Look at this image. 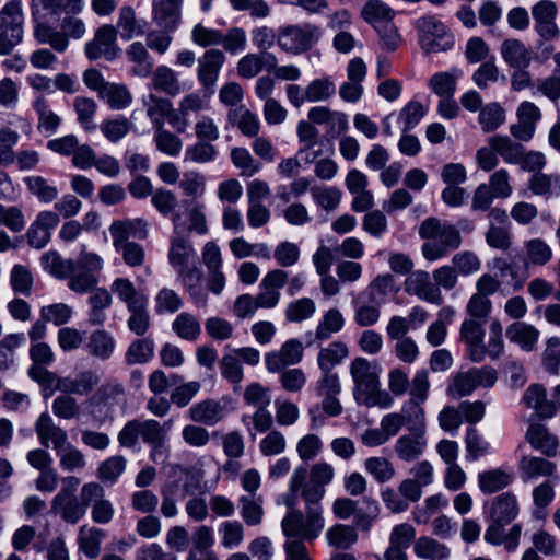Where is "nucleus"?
<instances>
[{
	"instance_id": "nucleus-57",
	"label": "nucleus",
	"mask_w": 560,
	"mask_h": 560,
	"mask_svg": "<svg viewBox=\"0 0 560 560\" xmlns=\"http://www.w3.org/2000/svg\"><path fill=\"white\" fill-rule=\"evenodd\" d=\"M362 19L377 28L394 19V11L381 0H369L361 10Z\"/></svg>"
},
{
	"instance_id": "nucleus-50",
	"label": "nucleus",
	"mask_w": 560,
	"mask_h": 560,
	"mask_svg": "<svg viewBox=\"0 0 560 560\" xmlns=\"http://www.w3.org/2000/svg\"><path fill=\"white\" fill-rule=\"evenodd\" d=\"M423 422L412 419L411 409L404 405L400 412H390L381 419V427L390 439L395 436L404 425L409 430H413L416 425H422Z\"/></svg>"
},
{
	"instance_id": "nucleus-44",
	"label": "nucleus",
	"mask_w": 560,
	"mask_h": 560,
	"mask_svg": "<svg viewBox=\"0 0 560 560\" xmlns=\"http://www.w3.org/2000/svg\"><path fill=\"white\" fill-rule=\"evenodd\" d=\"M90 485L95 487L92 490L96 492L95 499L90 501L91 518L96 524H108L114 518L115 509L112 502L105 499V489L102 485L95 481H91Z\"/></svg>"
},
{
	"instance_id": "nucleus-15",
	"label": "nucleus",
	"mask_w": 560,
	"mask_h": 560,
	"mask_svg": "<svg viewBox=\"0 0 560 560\" xmlns=\"http://www.w3.org/2000/svg\"><path fill=\"white\" fill-rule=\"evenodd\" d=\"M485 322L475 318H466L459 328V339L466 346V351L472 362H481L486 358L483 338Z\"/></svg>"
},
{
	"instance_id": "nucleus-33",
	"label": "nucleus",
	"mask_w": 560,
	"mask_h": 560,
	"mask_svg": "<svg viewBox=\"0 0 560 560\" xmlns=\"http://www.w3.org/2000/svg\"><path fill=\"white\" fill-rule=\"evenodd\" d=\"M525 439L533 448L540 451L546 456H555L557 454L558 439L541 423H532L526 431Z\"/></svg>"
},
{
	"instance_id": "nucleus-48",
	"label": "nucleus",
	"mask_w": 560,
	"mask_h": 560,
	"mask_svg": "<svg viewBox=\"0 0 560 560\" xmlns=\"http://www.w3.org/2000/svg\"><path fill=\"white\" fill-rule=\"evenodd\" d=\"M104 538L105 532L103 529L83 525L79 528L78 545L88 558L94 559L101 552V545Z\"/></svg>"
},
{
	"instance_id": "nucleus-18",
	"label": "nucleus",
	"mask_w": 560,
	"mask_h": 560,
	"mask_svg": "<svg viewBox=\"0 0 560 560\" xmlns=\"http://www.w3.org/2000/svg\"><path fill=\"white\" fill-rule=\"evenodd\" d=\"M304 347L299 339L287 340L279 350L265 355L266 369L270 373L282 371L285 366L295 365L303 359Z\"/></svg>"
},
{
	"instance_id": "nucleus-59",
	"label": "nucleus",
	"mask_w": 560,
	"mask_h": 560,
	"mask_svg": "<svg viewBox=\"0 0 560 560\" xmlns=\"http://www.w3.org/2000/svg\"><path fill=\"white\" fill-rule=\"evenodd\" d=\"M493 269H495L501 277H510V285L514 291L521 290L526 279L528 278L527 267L520 266L515 262L509 261L505 258L493 259Z\"/></svg>"
},
{
	"instance_id": "nucleus-53",
	"label": "nucleus",
	"mask_w": 560,
	"mask_h": 560,
	"mask_svg": "<svg viewBox=\"0 0 560 560\" xmlns=\"http://www.w3.org/2000/svg\"><path fill=\"white\" fill-rule=\"evenodd\" d=\"M513 480L512 472L502 469H489L478 475V486L483 493H494L508 487Z\"/></svg>"
},
{
	"instance_id": "nucleus-62",
	"label": "nucleus",
	"mask_w": 560,
	"mask_h": 560,
	"mask_svg": "<svg viewBox=\"0 0 560 560\" xmlns=\"http://www.w3.org/2000/svg\"><path fill=\"white\" fill-rule=\"evenodd\" d=\"M110 291L126 304L127 308L148 300L128 278H116L110 284Z\"/></svg>"
},
{
	"instance_id": "nucleus-29",
	"label": "nucleus",
	"mask_w": 560,
	"mask_h": 560,
	"mask_svg": "<svg viewBox=\"0 0 560 560\" xmlns=\"http://www.w3.org/2000/svg\"><path fill=\"white\" fill-rule=\"evenodd\" d=\"M556 470L557 467L552 462L541 457L523 456L520 462V471L524 480L548 477L551 478L553 482H557L559 477Z\"/></svg>"
},
{
	"instance_id": "nucleus-54",
	"label": "nucleus",
	"mask_w": 560,
	"mask_h": 560,
	"mask_svg": "<svg viewBox=\"0 0 560 560\" xmlns=\"http://www.w3.org/2000/svg\"><path fill=\"white\" fill-rule=\"evenodd\" d=\"M34 37L42 45H49L57 52H65L69 46V39L55 27L45 22H39L34 27Z\"/></svg>"
},
{
	"instance_id": "nucleus-19",
	"label": "nucleus",
	"mask_w": 560,
	"mask_h": 560,
	"mask_svg": "<svg viewBox=\"0 0 560 560\" xmlns=\"http://www.w3.org/2000/svg\"><path fill=\"white\" fill-rule=\"evenodd\" d=\"M288 282V273L282 269H273L266 273L260 282L261 292L255 298L258 308H273L280 302V289Z\"/></svg>"
},
{
	"instance_id": "nucleus-43",
	"label": "nucleus",
	"mask_w": 560,
	"mask_h": 560,
	"mask_svg": "<svg viewBox=\"0 0 560 560\" xmlns=\"http://www.w3.org/2000/svg\"><path fill=\"white\" fill-rule=\"evenodd\" d=\"M349 357V348L343 341H332L317 353V364L322 372L332 371Z\"/></svg>"
},
{
	"instance_id": "nucleus-13",
	"label": "nucleus",
	"mask_w": 560,
	"mask_h": 560,
	"mask_svg": "<svg viewBox=\"0 0 560 560\" xmlns=\"http://www.w3.org/2000/svg\"><path fill=\"white\" fill-rule=\"evenodd\" d=\"M224 62V52L215 48L206 50L197 60L196 72L198 82L209 95H212L214 92V86Z\"/></svg>"
},
{
	"instance_id": "nucleus-24",
	"label": "nucleus",
	"mask_w": 560,
	"mask_h": 560,
	"mask_svg": "<svg viewBox=\"0 0 560 560\" xmlns=\"http://www.w3.org/2000/svg\"><path fill=\"white\" fill-rule=\"evenodd\" d=\"M183 0H152V19L162 28L174 31L182 16Z\"/></svg>"
},
{
	"instance_id": "nucleus-41",
	"label": "nucleus",
	"mask_w": 560,
	"mask_h": 560,
	"mask_svg": "<svg viewBox=\"0 0 560 560\" xmlns=\"http://www.w3.org/2000/svg\"><path fill=\"white\" fill-rule=\"evenodd\" d=\"M143 104L153 129L163 127L165 118L170 119L175 114L172 102L155 94H149L144 97Z\"/></svg>"
},
{
	"instance_id": "nucleus-58",
	"label": "nucleus",
	"mask_w": 560,
	"mask_h": 560,
	"mask_svg": "<svg viewBox=\"0 0 560 560\" xmlns=\"http://www.w3.org/2000/svg\"><path fill=\"white\" fill-rule=\"evenodd\" d=\"M172 330L186 341H196L201 335V325L198 318L188 313H179L172 322Z\"/></svg>"
},
{
	"instance_id": "nucleus-63",
	"label": "nucleus",
	"mask_w": 560,
	"mask_h": 560,
	"mask_svg": "<svg viewBox=\"0 0 560 560\" xmlns=\"http://www.w3.org/2000/svg\"><path fill=\"white\" fill-rule=\"evenodd\" d=\"M326 539L337 549H348L358 540V534L350 525L335 524L327 529Z\"/></svg>"
},
{
	"instance_id": "nucleus-55",
	"label": "nucleus",
	"mask_w": 560,
	"mask_h": 560,
	"mask_svg": "<svg viewBox=\"0 0 560 560\" xmlns=\"http://www.w3.org/2000/svg\"><path fill=\"white\" fill-rule=\"evenodd\" d=\"M155 342L151 337H142L133 340L125 353V362L128 365L144 364L154 355Z\"/></svg>"
},
{
	"instance_id": "nucleus-4",
	"label": "nucleus",
	"mask_w": 560,
	"mask_h": 560,
	"mask_svg": "<svg viewBox=\"0 0 560 560\" xmlns=\"http://www.w3.org/2000/svg\"><path fill=\"white\" fill-rule=\"evenodd\" d=\"M418 233L421 238L428 240L421 252L429 261H435L446 256L451 249H456L462 244L459 231L452 224L431 217L422 221Z\"/></svg>"
},
{
	"instance_id": "nucleus-12",
	"label": "nucleus",
	"mask_w": 560,
	"mask_h": 560,
	"mask_svg": "<svg viewBox=\"0 0 560 560\" xmlns=\"http://www.w3.org/2000/svg\"><path fill=\"white\" fill-rule=\"evenodd\" d=\"M557 16L558 5L552 0H540L532 7L534 30L542 42H552L560 36Z\"/></svg>"
},
{
	"instance_id": "nucleus-11",
	"label": "nucleus",
	"mask_w": 560,
	"mask_h": 560,
	"mask_svg": "<svg viewBox=\"0 0 560 560\" xmlns=\"http://www.w3.org/2000/svg\"><path fill=\"white\" fill-rule=\"evenodd\" d=\"M160 422L154 419L128 421L118 433V442L124 447H133L139 438L149 445L163 440Z\"/></svg>"
},
{
	"instance_id": "nucleus-1",
	"label": "nucleus",
	"mask_w": 560,
	"mask_h": 560,
	"mask_svg": "<svg viewBox=\"0 0 560 560\" xmlns=\"http://www.w3.org/2000/svg\"><path fill=\"white\" fill-rule=\"evenodd\" d=\"M299 497L290 492L282 497V502L289 511L282 518L281 529L289 540L313 541L320 536L325 527L324 508L322 501L302 499L304 501V512H302L295 508Z\"/></svg>"
},
{
	"instance_id": "nucleus-32",
	"label": "nucleus",
	"mask_w": 560,
	"mask_h": 560,
	"mask_svg": "<svg viewBox=\"0 0 560 560\" xmlns=\"http://www.w3.org/2000/svg\"><path fill=\"white\" fill-rule=\"evenodd\" d=\"M167 257L174 270L183 269L195 261L196 250L186 236L173 233Z\"/></svg>"
},
{
	"instance_id": "nucleus-30",
	"label": "nucleus",
	"mask_w": 560,
	"mask_h": 560,
	"mask_svg": "<svg viewBox=\"0 0 560 560\" xmlns=\"http://www.w3.org/2000/svg\"><path fill=\"white\" fill-rule=\"evenodd\" d=\"M500 51L508 66L514 69H526L533 59L530 49L516 38L503 40Z\"/></svg>"
},
{
	"instance_id": "nucleus-52",
	"label": "nucleus",
	"mask_w": 560,
	"mask_h": 560,
	"mask_svg": "<svg viewBox=\"0 0 560 560\" xmlns=\"http://www.w3.org/2000/svg\"><path fill=\"white\" fill-rule=\"evenodd\" d=\"M463 71L459 68H452L450 71L434 73L429 80V88L438 96H453L456 91L457 80L462 78Z\"/></svg>"
},
{
	"instance_id": "nucleus-20",
	"label": "nucleus",
	"mask_w": 560,
	"mask_h": 560,
	"mask_svg": "<svg viewBox=\"0 0 560 560\" xmlns=\"http://www.w3.org/2000/svg\"><path fill=\"white\" fill-rule=\"evenodd\" d=\"M210 95L205 92V95H200L197 92H191L183 96L178 103V108L175 114L170 118V125L179 133L186 131L189 126V116L191 114H198L208 107V97Z\"/></svg>"
},
{
	"instance_id": "nucleus-56",
	"label": "nucleus",
	"mask_w": 560,
	"mask_h": 560,
	"mask_svg": "<svg viewBox=\"0 0 560 560\" xmlns=\"http://www.w3.org/2000/svg\"><path fill=\"white\" fill-rule=\"evenodd\" d=\"M343 326V315L337 307H331L319 319L315 329V339L318 341L328 340L332 335L339 332Z\"/></svg>"
},
{
	"instance_id": "nucleus-34",
	"label": "nucleus",
	"mask_w": 560,
	"mask_h": 560,
	"mask_svg": "<svg viewBox=\"0 0 560 560\" xmlns=\"http://www.w3.org/2000/svg\"><path fill=\"white\" fill-rule=\"evenodd\" d=\"M522 401L529 409H534L539 418L548 419L555 416V408L547 397L546 388L538 383L529 385L524 392Z\"/></svg>"
},
{
	"instance_id": "nucleus-36",
	"label": "nucleus",
	"mask_w": 560,
	"mask_h": 560,
	"mask_svg": "<svg viewBox=\"0 0 560 560\" xmlns=\"http://www.w3.org/2000/svg\"><path fill=\"white\" fill-rule=\"evenodd\" d=\"M128 60L132 63L130 72L138 78H148L151 75L154 59L148 51V48L141 42H133L126 50Z\"/></svg>"
},
{
	"instance_id": "nucleus-17",
	"label": "nucleus",
	"mask_w": 560,
	"mask_h": 560,
	"mask_svg": "<svg viewBox=\"0 0 560 560\" xmlns=\"http://www.w3.org/2000/svg\"><path fill=\"white\" fill-rule=\"evenodd\" d=\"M187 220H184L179 212L172 217L174 234L184 235L185 232L206 235L208 233L207 218L201 203L184 201Z\"/></svg>"
},
{
	"instance_id": "nucleus-46",
	"label": "nucleus",
	"mask_w": 560,
	"mask_h": 560,
	"mask_svg": "<svg viewBox=\"0 0 560 560\" xmlns=\"http://www.w3.org/2000/svg\"><path fill=\"white\" fill-rule=\"evenodd\" d=\"M487 142L508 164L516 165L525 150L521 143L512 141L508 136H491Z\"/></svg>"
},
{
	"instance_id": "nucleus-7",
	"label": "nucleus",
	"mask_w": 560,
	"mask_h": 560,
	"mask_svg": "<svg viewBox=\"0 0 560 560\" xmlns=\"http://www.w3.org/2000/svg\"><path fill=\"white\" fill-rule=\"evenodd\" d=\"M75 269L68 288L77 294H85L98 284L97 273L104 268L103 258L93 252H89L83 245L78 258L74 260Z\"/></svg>"
},
{
	"instance_id": "nucleus-2",
	"label": "nucleus",
	"mask_w": 560,
	"mask_h": 560,
	"mask_svg": "<svg viewBox=\"0 0 560 560\" xmlns=\"http://www.w3.org/2000/svg\"><path fill=\"white\" fill-rule=\"evenodd\" d=\"M349 372L353 381V397L357 404L372 408H390L394 404V397L382 389L380 381L381 368L365 358H354Z\"/></svg>"
},
{
	"instance_id": "nucleus-35",
	"label": "nucleus",
	"mask_w": 560,
	"mask_h": 560,
	"mask_svg": "<svg viewBox=\"0 0 560 560\" xmlns=\"http://www.w3.org/2000/svg\"><path fill=\"white\" fill-rule=\"evenodd\" d=\"M188 413L191 421L205 425H214L225 416L224 407L213 399H206L192 405Z\"/></svg>"
},
{
	"instance_id": "nucleus-45",
	"label": "nucleus",
	"mask_w": 560,
	"mask_h": 560,
	"mask_svg": "<svg viewBox=\"0 0 560 560\" xmlns=\"http://www.w3.org/2000/svg\"><path fill=\"white\" fill-rule=\"evenodd\" d=\"M413 552L423 560H447L451 557V549L429 536L419 537L413 544Z\"/></svg>"
},
{
	"instance_id": "nucleus-38",
	"label": "nucleus",
	"mask_w": 560,
	"mask_h": 560,
	"mask_svg": "<svg viewBox=\"0 0 560 560\" xmlns=\"http://www.w3.org/2000/svg\"><path fill=\"white\" fill-rule=\"evenodd\" d=\"M90 292L88 319L91 325L101 326L107 319L106 310L110 307L113 298L107 289L97 285Z\"/></svg>"
},
{
	"instance_id": "nucleus-25",
	"label": "nucleus",
	"mask_w": 560,
	"mask_h": 560,
	"mask_svg": "<svg viewBox=\"0 0 560 560\" xmlns=\"http://www.w3.org/2000/svg\"><path fill=\"white\" fill-rule=\"evenodd\" d=\"M508 524L503 522H492L488 526L485 533V540L493 546L503 545L505 550L511 552L514 551L520 544V537L522 534V525L514 524L509 533H505V526Z\"/></svg>"
},
{
	"instance_id": "nucleus-51",
	"label": "nucleus",
	"mask_w": 560,
	"mask_h": 560,
	"mask_svg": "<svg viewBox=\"0 0 560 560\" xmlns=\"http://www.w3.org/2000/svg\"><path fill=\"white\" fill-rule=\"evenodd\" d=\"M528 189L536 196L551 198L560 195V175L538 173L528 180Z\"/></svg>"
},
{
	"instance_id": "nucleus-28",
	"label": "nucleus",
	"mask_w": 560,
	"mask_h": 560,
	"mask_svg": "<svg viewBox=\"0 0 560 560\" xmlns=\"http://www.w3.org/2000/svg\"><path fill=\"white\" fill-rule=\"evenodd\" d=\"M113 244L130 243V237L143 240L148 235V223L143 219L117 220L109 226Z\"/></svg>"
},
{
	"instance_id": "nucleus-47",
	"label": "nucleus",
	"mask_w": 560,
	"mask_h": 560,
	"mask_svg": "<svg viewBox=\"0 0 560 560\" xmlns=\"http://www.w3.org/2000/svg\"><path fill=\"white\" fill-rule=\"evenodd\" d=\"M151 83L154 90L170 96H176L180 92V83L177 73L167 66H159L152 70Z\"/></svg>"
},
{
	"instance_id": "nucleus-14",
	"label": "nucleus",
	"mask_w": 560,
	"mask_h": 560,
	"mask_svg": "<svg viewBox=\"0 0 560 560\" xmlns=\"http://www.w3.org/2000/svg\"><path fill=\"white\" fill-rule=\"evenodd\" d=\"M409 431V433L400 435L394 444L396 456L405 463H411L422 456L428 445L425 420L422 425H416L413 430Z\"/></svg>"
},
{
	"instance_id": "nucleus-40",
	"label": "nucleus",
	"mask_w": 560,
	"mask_h": 560,
	"mask_svg": "<svg viewBox=\"0 0 560 560\" xmlns=\"http://www.w3.org/2000/svg\"><path fill=\"white\" fill-rule=\"evenodd\" d=\"M228 120L246 137H256L260 130L257 115L244 105L231 108L228 113Z\"/></svg>"
},
{
	"instance_id": "nucleus-42",
	"label": "nucleus",
	"mask_w": 560,
	"mask_h": 560,
	"mask_svg": "<svg viewBox=\"0 0 560 560\" xmlns=\"http://www.w3.org/2000/svg\"><path fill=\"white\" fill-rule=\"evenodd\" d=\"M33 107L38 117V131L46 136L55 135L61 126V117L50 108L48 102L43 96L34 101Z\"/></svg>"
},
{
	"instance_id": "nucleus-37",
	"label": "nucleus",
	"mask_w": 560,
	"mask_h": 560,
	"mask_svg": "<svg viewBox=\"0 0 560 560\" xmlns=\"http://www.w3.org/2000/svg\"><path fill=\"white\" fill-rule=\"evenodd\" d=\"M540 332L536 327L524 322H515L506 328L508 339L527 352L536 348Z\"/></svg>"
},
{
	"instance_id": "nucleus-6",
	"label": "nucleus",
	"mask_w": 560,
	"mask_h": 560,
	"mask_svg": "<svg viewBox=\"0 0 560 560\" xmlns=\"http://www.w3.org/2000/svg\"><path fill=\"white\" fill-rule=\"evenodd\" d=\"M419 44L427 55L444 52L454 46V36L446 25L433 15L419 18L415 23Z\"/></svg>"
},
{
	"instance_id": "nucleus-3",
	"label": "nucleus",
	"mask_w": 560,
	"mask_h": 560,
	"mask_svg": "<svg viewBox=\"0 0 560 560\" xmlns=\"http://www.w3.org/2000/svg\"><path fill=\"white\" fill-rule=\"evenodd\" d=\"M80 479L75 476H67L61 479V488L52 498L50 512L70 525L78 524L86 514L90 501L95 499L96 492L90 482L84 483L79 495Z\"/></svg>"
},
{
	"instance_id": "nucleus-8",
	"label": "nucleus",
	"mask_w": 560,
	"mask_h": 560,
	"mask_svg": "<svg viewBox=\"0 0 560 560\" xmlns=\"http://www.w3.org/2000/svg\"><path fill=\"white\" fill-rule=\"evenodd\" d=\"M320 37L322 30L315 24H291L279 28L277 44L285 52L300 55L310 50Z\"/></svg>"
},
{
	"instance_id": "nucleus-22",
	"label": "nucleus",
	"mask_w": 560,
	"mask_h": 560,
	"mask_svg": "<svg viewBox=\"0 0 560 560\" xmlns=\"http://www.w3.org/2000/svg\"><path fill=\"white\" fill-rule=\"evenodd\" d=\"M34 430L42 446L49 447L51 444L55 451L68 443L67 432L57 425L48 412H43L36 419Z\"/></svg>"
},
{
	"instance_id": "nucleus-23",
	"label": "nucleus",
	"mask_w": 560,
	"mask_h": 560,
	"mask_svg": "<svg viewBox=\"0 0 560 560\" xmlns=\"http://www.w3.org/2000/svg\"><path fill=\"white\" fill-rule=\"evenodd\" d=\"M101 376L96 371L84 370L74 375H67L58 382V390L63 394L88 396L100 384Z\"/></svg>"
},
{
	"instance_id": "nucleus-26",
	"label": "nucleus",
	"mask_w": 560,
	"mask_h": 560,
	"mask_svg": "<svg viewBox=\"0 0 560 560\" xmlns=\"http://www.w3.org/2000/svg\"><path fill=\"white\" fill-rule=\"evenodd\" d=\"M115 349L116 340L113 334L103 328L93 330L84 343L85 352L101 361L109 360Z\"/></svg>"
},
{
	"instance_id": "nucleus-64",
	"label": "nucleus",
	"mask_w": 560,
	"mask_h": 560,
	"mask_svg": "<svg viewBox=\"0 0 560 560\" xmlns=\"http://www.w3.org/2000/svg\"><path fill=\"white\" fill-rule=\"evenodd\" d=\"M395 280L390 273L376 276L368 287L370 302L383 304L386 298L396 292Z\"/></svg>"
},
{
	"instance_id": "nucleus-9",
	"label": "nucleus",
	"mask_w": 560,
	"mask_h": 560,
	"mask_svg": "<svg viewBox=\"0 0 560 560\" xmlns=\"http://www.w3.org/2000/svg\"><path fill=\"white\" fill-rule=\"evenodd\" d=\"M497 378L498 374L493 368H472L455 374L446 392L451 397L458 399L470 395L477 387H492Z\"/></svg>"
},
{
	"instance_id": "nucleus-61",
	"label": "nucleus",
	"mask_w": 560,
	"mask_h": 560,
	"mask_svg": "<svg viewBox=\"0 0 560 560\" xmlns=\"http://www.w3.org/2000/svg\"><path fill=\"white\" fill-rule=\"evenodd\" d=\"M478 122L483 132H492L505 122V110L497 102L488 103L480 109Z\"/></svg>"
},
{
	"instance_id": "nucleus-60",
	"label": "nucleus",
	"mask_w": 560,
	"mask_h": 560,
	"mask_svg": "<svg viewBox=\"0 0 560 560\" xmlns=\"http://www.w3.org/2000/svg\"><path fill=\"white\" fill-rule=\"evenodd\" d=\"M128 329L138 337H143L151 328V316L148 310V300L127 308Z\"/></svg>"
},
{
	"instance_id": "nucleus-31",
	"label": "nucleus",
	"mask_w": 560,
	"mask_h": 560,
	"mask_svg": "<svg viewBox=\"0 0 560 560\" xmlns=\"http://www.w3.org/2000/svg\"><path fill=\"white\" fill-rule=\"evenodd\" d=\"M518 511L520 508L516 497L511 492H504L491 501L488 514L492 522L510 524L516 518Z\"/></svg>"
},
{
	"instance_id": "nucleus-39",
	"label": "nucleus",
	"mask_w": 560,
	"mask_h": 560,
	"mask_svg": "<svg viewBox=\"0 0 560 560\" xmlns=\"http://www.w3.org/2000/svg\"><path fill=\"white\" fill-rule=\"evenodd\" d=\"M40 264L45 271L56 279L70 281L74 273L75 264L73 259L62 258L58 252L49 250L42 255Z\"/></svg>"
},
{
	"instance_id": "nucleus-49",
	"label": "nucleus",
	"mask_w": 560,
	"mask_h": 560,
	"mask_svg": "<svg viewBox=\"0 0 560 560\" xmlns=\"http://www.w3.org/2000/svg\"><path fill=\"white\" fill-rule=\"evenodd\" d=\"M229 248L236 259L255 256L260 259H270V248L266 243H249L243 236L232 238Z\"/></svg>"
},
{
	"instance_id": "nucleus-27",
	"label": "nucleus",
	"mask_w": 560,
	"mask_h": 560,
	"mask_svg": "<svg viewBox=\"0 0 560 560\" xmlns=\"http://www.w3.org/2000/svg\"><path fill=\"white\" fill-rule=\"evenodd\" d=\"M277 58L273 54L260 51L259 54H247L242 57L236 67L237 74L244 79L256 77L264 69L271 71L276 68Z\"/></svg>"
},
{
	"instance_id": "nucleus-21",
	"label": "nucleus",
	"mask_w": 560,
	"mask_h": 560,
	"mask_svg": "<svg viewBox=\"0 0 560 560\" xmlns=\"http://www.w3.org/2000/svg\"><path fill=\"white\" fill-rule=\"evenodd\" d=\"M409 386V400L405 406L411 409L412 419L423 422L425 413L422 404L428 399L431 387L429 372L424 369L418 370Z\"/></svg>"
},
{
	"instance_id": "nucleus-5",
	"label": "nucleus",
	"mask_w": 560,
	"mask_h": 560,
	"mask_svg": "<svg viewBox=\"0 0 560 560\" xmlns=\"http://www.w3.org/2000/svg\"><path fill=\"white\" fill-rule=\"evenodd\" d=\"M335 476L334 467L326 462H318L311 466H298L294 468L290 481L289 492L300 495L301 499L322 501L325 487L331 482Z\"/></svg>"
},
{
	"instance_id": "nucleus-10",
	"label": "nucleus",
	"mask_w": 560,
	"mask_h": 560,
	"mask_svg": "<svg viewBox=\"0 0 560 560\" xmlns=\"http://www.w3.org/2000/svg\"><path fill=\"white\" fill-rule=\"evenodd\" d=\"M121 49L117 44V28L109 24L98 27L93 39L85 43L84 54L90 60L104 58L107 61L116 59Z\"/></svg>"
},
{
	"instance_id": "nucleus-16",
	"label": "nucleus",
	"mask_w": 560,
	"mask_h": 560,
	"mask_svg": "<svg viewBox=\"0 0 560 560\" xmlns=\"http://www.w3.org/2000/svg\"><path fill=\"white\" fill-rule=\"evenodd\" d=\"M405 291L420 300L434 305L443 303L441 290L431 281L430 273L424 270L412 271L405 280Z\"/></svg>"
}]
</instances>
